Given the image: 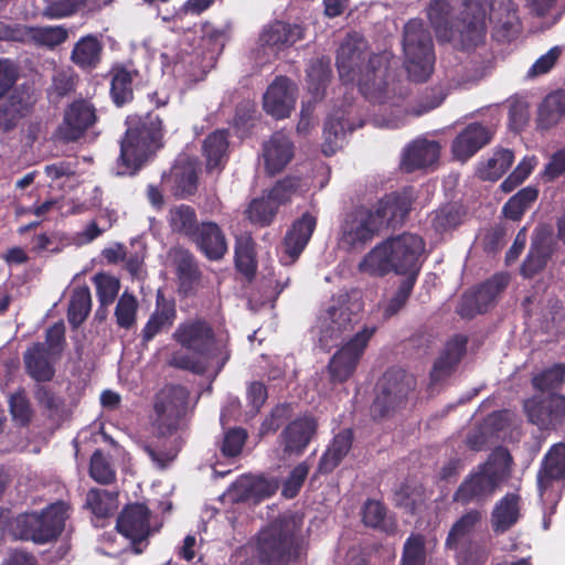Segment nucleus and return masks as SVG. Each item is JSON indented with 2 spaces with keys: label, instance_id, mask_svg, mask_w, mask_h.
I'll return each mask as SVG.
<instances>
[{
  "label": "nucleus",
  "instance_id": "obj_1",
  "mask_svg": "<svg viewBox=\"0 0 565 565\" xmlns=\"http://www.w3.org/2000/svg\"><path fill=\"white\" fill-rule=\"evenodd\" d=\"M335 63L343 83L356 82L366 99L384 103L391 77V61L386 54H370L367 41L354 32L340 44Z\"/></svg>",
  "mask_w": 565,
  "mask_h": 565
},
{
  "label": "nucleus",
  "instance_id": "obj_2",
  "mask_svg": "<svg viewBox=\"0 0 565 565\" xmlns=\"http://www.w3.org/2000/svg\"><path fill=\"white\" fill-rule=\"evenodd\" d=\"M462 10L449 23L451 6L448 0H433L427 15L440 43H454L457 49L469 51L483 43L486 26V0H462Z\"/></svg>",
  "mask_w": 565,
  "mask_h": 565
},
{
  "label": "nucleus",
  "instance_id": "obj_3",
  "mask_svg": "<svg viewBox=\"0 0 565 565\" xmlns=\"http://www.w3.org/2000/svg\"><path fill=\"white\" fill-rule=\"evenodd\" d=\"M125 126L116 161L117 174L132 177L163 148L164 128L160 116L152 111L127 116Z\"/></svg>",
  "mask_w": 565,
  "mask_h": 565
},
{
  "label": "nucleus",
  "instance_id": "obj_4",
  "mask_svg": "<svg viewBox=\"0 0 565 565\" xmlns=\"http://www.w3.org/2000/svg\"><path fill=\"white\" fill-rule=\"evenodd\" d=\"M513 463V457L508 448H494L484 462L463 477L451 495V502L463 508H483L510 479Z\"/></svg>",
  "mask_w": 565,
  "mask_h": 565
},
{
  "label": "nucleus",
  "instance_id": "obj_5",
  "mask_svg": "<svg viewBox=\"0 0 565 565\" xmlns=\"http://www.w3.org/2000/svg\"><path fill=\"white\" fill-rule=\"evenodd\" d=\"M424 249L420 236L403 233L373 247L360 262L359 270L372 277H384L393 271L405 277L414 276L417 280Z\"/></svg>",
  "mask_w": 565,
  "mask_h": 565
},
{
  "label": "nucleus",
  "instance_id": "obj_6",
  "mask_svg": "<svg viewBox=\"0 0 565 565\" xmlns=\"http://www.w3.org/2000/svg\"><path fill=\"white\" fill-rule=\"evenodd\" d=\"M300 524L292 515H280L255 537V556L260 565H291L300 556Z\"/></svg>",
  "mask_w": 565,
  "mask_h": 565
},
{
  "label": "nucleus",
  "instance_id": "obj_7",
  "mask_svg": "<svg viewBox=\"0 0 565 565\" xmlns=\"http://www.w3.org/2000/svg\"><path fill=\"white\" fill-rule=\"evenodd\" d=\"M68 509L66 502L56 501L40 512L20 513L10 523V533L15 540L40 545L55 541L65 527Z\"/></svg>",
  "mask_w": 565,
  "mask_h": 565
},
{
  "label": "nucleus",
  "instance_id": "obj_8",
  "mask_svg": "<svg viewBox=\"0 0 565 565\" xmlns=\"http://www.w3.org/2000/svg\"><path fill=\"white\" fill-rule=\"evenodd\" d=\"M190 391L181 384H166L152 397L150 423L156 437H170L178 433L184 420Z\"/></svg>",
  "mask_w": 565,
  "mask_h": 565
},
{
  "label": "nucleus",
  "instance_id": "obj_9",
  "mask_svg": "<svg viewBox=\"0 0 565 565\" xmlns=\"http://www.w3.org/2000/svg\"><path fill=\"white\" fill-rule=\"evenodd\" d=\"M403 50L408 77L413 82H426L434 70L435 53L431 34L420 19H412L404 25Z\"/></svg>",
  "mask_w": 565,
  "mask_h": 565
},
{
  "label": "nucleus",
  "instance_id": "obj_10",
  "mask_svg": "<svg viewBox=\"0 0 565 565\" xmlns=\"http://www.w3.org/2000/svg\"><path fill=\"white\" fill-rule=\"evenodd\" d=\"M416 387V379L401 369H391L382 377L380 393L376 395L371 413L375 419L388 417L406 405L409 394Z\"/></svg>",
  "mask_w": 565,
  "mask_h": 565
},
{
  "label": "nucleus",
  "instance_id": "obj_11",
  "mask_svg": "<svg viewBox=\"0 0 565 565\" xmlns=\"http://www.w3.org/2000/svg\"><path fill=\"white\" fill-rule=\"evenodd\" d=\"M18 78L15 64L0 58V129L4 132L13 130L26 110L22 96L17 90L11 92Z\"/></svg>",
  "mask_w": 565,
  "mask_h": 565
},
{
  "label": "nucleus",
  "instance_id": "obj_12",
  "mask_svg": "<svg viewBox=\"0 0 565 565\" xmlns=\"http://www.w3.org/2000/svg\"><path fill=\"white\" fill-rule=\"evenodd\" d=\"M375 331V327H364L332 355L328 363V372L332 384H342L354 374Z\"/></svg>",
  "mask_w": 565,
  "mask_h": 565
},
{
  "label": "nucleus",
  "instance_id": "obj_13",
  "mask_svg": "<svg viewBox=\"0 0 565 565\" xmlns=\"http://www.w3.org/2000/svg\"><path fill=\"white\" fill-rule=\"evenodd\" d=\"M172 339L182 348L205 361L214 355L216 337L213 327L202 318L188 319L178 324Z\"/></svg>",
  "mask_w": 565,
  "mask_h": 565
},
{
  "label": "nucleus",
  "instance_id": "obj_14",
  "mask_svg": "<svg viewBox=\"0 0 565 565\" xmlns=\"http://www.w3.org/2000/svg\"><path fill=\"white\" fill-rule=\"evenodd\" d=\"M508 285L509 276L507 274H494L473 290L465 292L457 308V313L461 318L472 319L477 315L488 312Z\"/></svg>",
  "mask_w": 565,
  "mask_h": 565
},
{
  "label": "nucleus",
  "instance_id": "obj_15",
  "mask_svg": "<svg viewBox=\"0 0 565 565\" xmlns=\"http://www.w3.org/2000/svg\"><path fill=\"white\" fill-rule=\"evenodd\" d=\"M151 511L145 503L126 504L116 520V530L128 539L136 554L142 553L141 544L158 531L151 527Z\"/></svg>",
  "mask_w": 565,
  "mask_h": 565
},
{
  "label": "nucleus",
  "instance_id": "obj_16",
  "mask_svg": "<svg viewBox=\"0 0 565 565\" xmlns=\"http://www.w3.org/2000/svg\"><path fill=\"white\" fill-rule=\"evenodd\" d=\"M529 422L540 430H555L565 422V395L536 394L523 404Z\"/></svg>",
  "mask_w": 565,
  "mask_h": 565
},
{
  "label": "nucleus",
  "instance_id": "obj_17",
  "mask_svg": "<svg viewBox=\"0 0 565 565\" xmlns=\"http://www.w3.org/2000/svg\"><path fill=\"white\" fill-rule=\"evenodd\" d=\"M379 220L373 216V210L359 206L347 215L341 227L340 242L348 249L361 250L370 243L381 230Z\"/></svg>",
  "mask_w": 565,
  "mask_h": 565
},
{
  "label": "nucleus",
  "instance_id": "obj_18",
  "mask_svg": "<svg viewBox=\"0 0 565 565\" xmlns=\"http://www.w3.org/2000/svg\"><path fill=\"white\" fill-rule=\"evenodd\" d=\"M315 416L305 414L290 420L278 436V445L286 459L300 457L318 431Z\"/></svg>",
  "mask_w": 565,
  "mask_h": 565
},
{
  "label": "nucleus",
  "instance_id": "obj_19",
  "mask_svg": "<svg viewBox=\"0 0 565 565\" xmlns=\"http://www.w3.org/2000/svg\"><path fill=\"white\" fill-rule=\"evenodd\" d=\"M317 217L305 212L295 220L287 230L282 239V253L280 263L285 266L295 264L307 247L315 230Z\"/></svg>",
  "mask_w": 565,
  "mask_h": 565
},
{
  "label": "nucleus",
  "instance_id": "obj_20",
  "mask_svg": "<svg viewBox=\"0 0 565 565\" xmlns=\"http://www.w3.org/2000/svg\"><path fill=\"white\" fill-rule=\"evenodd\" d=\"M161 185L164 192L177 199H189L198 191L199 175L196 167L186 160L177 161L161 177Z\"/></svg>",
  "mask_w": 565,
  "mask_h": 565
},
{
  "label": "nucleus",
  "instance_id": "obj_21",
  "mask_svg": "<svg viewBox=\"0 0 565 565\" xmlns=\"http://www.w3.org/2000/svg\"><path fill=\"white\" fill-rule=\"evenodd\" d=\"M493 131L480 122L468 124L452 140L451 152L456 160L466 162L492 140Z\"/></svg>",
  "mask_w": 565,
  "mask_h": 565
},
{
  "label": "nucleus",
  "instance_id": "obj_22",
  "mask_svg": "<svg viewBox=\"0 0 565 565\" xmlns=\"http://www.w3.org/2000/svg\"><path fill=\"white\" fill-rule=\"evenodd\" d=\"M295 103V85L287 76H277L264 95V109L276 119L288 117Z\"/></svg>",
  "mask_w": 565,
  "mask_h": 565
},
{
  "label": "nucleus",
  "instance_id": "obj_23",
  "mask_svg": "<svg viewBox=\"0 0 565 565\" xmlns=\"http://www.w3.org/2000/svg\"><path fill=\"white\" fill-rule=\"evenodd\" d=\"M554 253V242L546 232H534L529 253L524 258L520 274L524 278H533L547 265Z\"/></svg>",
  "mask_w": 565,
  "mask_h": 565
},
{
  "label": "nucleus",
  "instance_id": "obj_24",
  "mask_svg": "<svg viewBox=\"0 0 565 565\" xmlns=\"http://www.w3.org/2000/svg\"><path fill=\"white\" fill-rule=\"evenodd\" d=\"M177 319V305L167 298L162 290L156 295V308L141 330L142 343L150 342L160 332L170 329Z\"/></svg>",
  "mask_w": 565,
  "mask_h": 565
},
{
  "label": "nucleus",
  "instance_id": "obj_25",
  "mask_svg": "<svg viewBox=\"0 0 565 565\" xmlns=\"http://www.w3.org/2000/svg\"><path fill=\"white\" fill-rule=\"evenodd\" d=\"M190 241L212 262L222 259L227 253L225 234L218 224L212 221L202 222Z\"/></svg>",
  "mask_w": 565,
  "mask_h": 565
},
{
  "label": "nucleus",
  "instance_id": "obj_26",
  "mask_svg": "<svg viewBox=\"0 0 565 565\" xmlns=\"http://www.w3.org/2000/svg\"><path fill=\"white\" fill-rule=\"evenodd\" d=\"M96 119V109L92 103L83 98L75 99L64 113L66 139L71 141L78 140L95 124Z\"/></svg>",
  "mask_w": 565,
  "mask_h": 565
},
{
  "label": "nucleus",
  "instance_id": "obj_27",
  "mask_svg": "<svg viewBox=\"0 0 565 565\" xmlns=\"http://www.w3.org/2000/svg\"><path fill=\"white\" fill-rule=\"evenodd\" d=\"M278 482L263 476H241L232 484V494L236 502H259L276 493Z\"/></svg>",
  "mask_w": 565,
  "mask_h": 565
},
{
  "label": "nucleus",
  "instance_id": "obj_28",
  "mask_svg": "<svg viewBox=\"0 0 565 565\" xmlns=\"http://www.w3.org/2000/svg\"><path fill=\"white\" fill-rule=\"evenodd\" d=\"M294 150L291 139L282 131H275L263 147L267 172L271 175L280 172L294 158Z\"/></svg>",
  "mask_w": 565,
  "mask_h": 565
},
{
  "label": "nucleus",
  "instance_id": "obj_29",
  "mask_svg": "<svg viewBox=\"0 0 565 565\" xmlns=\"http://www.w3.org/2000/svg\"><path fill=\"white\" fill-rule=\"evenodd\" d=\"M411 200L406 194L392 192L382 198L373 210V216L379 220V225L396 226L404 222L411 211Z\"/></svg>",
  "mask_w": 565,
  "mask_h": 565
},
{
  "label": "nucleus",
  "instance_id": "obj_30",
  "mask_svg": "<svg viewBox=\"0 0 565 565\" xmlns=\"http://www.w3.org/2000/svg\"><path fill=\"white\" fill-rule=\"evenodd\" d=\"M174 264L179 292L184 297L193 295L202 278L195 256L185 248H179L174 253Z\"/></svg>",
  "mask_w": 565,
  "mask_h": 565
},
{
  "label": "nucleus",
  "instance_id": "obj_31",
  "mask_svg": "<svg viewBox=\"0 0 565 565\" xmlns=\"http://www.w3.org/2000/svg\"><path fill=\"white\" fill-rule=\"evenodd\" d=\"M565 480V444H555L545 454L537 471V489L542 497L553 481Z\"/></svg>",
  "mask_w": 565,
  "mask_h": 565
},
{
  "label": "nucleus",
  "instance_id": "obj_32",
  "mask_svg": "<svg viewBox=\"0 0 565 565\" xmlns=\"http://www.w3.org/2000/svg\"><path fill=\"white\" fill-rule=\"evenodd\" d=\"M468 338L462 334H456L446 344L439 358L435 361L430 381L438 383L449 376L459 364L467 351Z\"/></svg>",
  "mask_w": 565,
  "mask_h": 565
},
{
  "label": "nucleus",
  "instance_id": "obj_33",
  "mask_svg": "<svg viewBox=\"0 0 565 565\" xmlns=\"http://www.w3.org/2000/svg\"><path fill=\"white\" fill-rule=\"evenodd\" d=\"M50 358H54V355L47 352L44 343H33L23 354L26 374L39 383L52 381L55 375V367Z\"/></svg>",
  "mask_w": 565,
  "mask_h": 565
},
{
  "label": "nucleus",
  "instance_id": "obj_34",
  "mask_svg": "<svg viewBox=\"0 0 565 565\" xmlns=\"http://www.w3.org/2000/svg\"><path fill=\"white\" fill-rule=\"evenodd\" d=\"M353 431L351 429H343L338 433L322 454L317 472L320 475L331 473L342 460L347 457L352 448Z\"/></svg>",
  "mask_w": 565,
  "mask_h": 565
},
{
  "label": "nucleus",
  "instance_id": "obj_35",
  "mask_svg": "<svg viewBox=\"0 0 565 565\" xmlns=\"http://www.w3.org/2000/svg\"><path fill=\"white\" fill-rule=\"evenodd\" d=\"M440 147L437 141H416L404 152L402 167L406 172H413L433 166L438 161Z\"/></svg>",
  "mask_w": 565,
  "mask_h": 565
},
{
  "label": "nucleus",
  "instance_id": "obj_36",
  "mask_svg": "<svg viewBox=\"0 0 565 565\" xmlns=\"http://www.w3.org/2000/svg\"><path fill=\"white\" fill-rule=\"evenodd\" d=\"M228 137L227 129H216L209 134L203 141V156L206 159V170H223L228 160Z\"/></svg>",
  "mask_w": 565,
  "mask_h": 565
},
{
  "label": "nucleus",
  "instance_id": "obj_37",
  "mask_svg": "<svg viewBox=\"0 0 565 565\" xmlns=\"http://www.w3.org/2000/svg\"><path fill=\"white\" fill-rule=\"evenodd\" d=\"M103 43L96 35L82 36L71 52V61L78 68L90 72L98 67L103 56Z\"/></svg>",
  "mask_w": 565,
  "mask_h": 565
},
{
  "label": "nucleus",
  "instance_id": "obj_38",
  "mask_svg": "<svg viewBox=\"0 0 565 565\" xmlns=\"http://www.w3.org/2000/svg\"><path fill=\"white\" fill-rule=\"evenodd\" d=\"M520 495L509 492L494 505L491 513V527L494 533L509 531L520 519Z\"/></svg>",
  "mask_w": 565,
  "mask_h": 565
},
{
  "label": "nucleus",
  "instance_id": "obj_39",
  "mask_svg": "<svg viewBox=\"0 0 565 565\" xmlns=\"http://www.w3.org/2000/svg\"><path fill=\"white\" fill-rule=\"evenodd\" d=\"M467 210L459 202H448L440 205L430 214V224L438 234H445L458 228L466 217Z\"/></svg>",
  "mask_w": 565,
  "mask_h": 565
},
{
  "label": "nucleus",
  "instance_id": "obj_40",
  "mask_svg": "<svg viewBox=\"0 0 565 565\" xmlns=\"http://www.w3.org/2000/svg\"><path fill=\"white\" fill-rule=\"evenodd\" d=\"M331 78L332 70L329 61L317 58L310 62L307 68L306 82L313 104L324 98Z\"/></svg>",
  "mask_w": 565,
  "mask_h": 565
},
{
  "label": "nucleus",
  "instance_id": "obj_41",
  "mask_svg": "<svg viewBox=\"0 0 565 565\" xmlns=\"http://www.w3.org/2000/svg\"><path fill=\"white\" fill-rule=\"evenodd\" d=\"M302 39V29L297 24L276 21L265 28L260 34V42L268 46H291Z\"/></svg>",
  "mask_w": 565,
  "mask_h": 565
},
{
  "label": "nucleus",
  "instance_id": "obj_42",
  "mask_svg": "<svg viewBox=\"0 0 565 565\" xmlns=\"http://www.w3.org/2000/svg\"><path fill=\"white\" fill-rule=\"evenodd\" d=\"M110 89L111 100L117 107H121L134 99L132 81L138 75V71H128L124 65H115L110 70Z\"/></svg>",
  "mask_w": 565,
  "mask_h": 565
},
{
  "label": "nucleus",
  "instance_id": "obj_43",
  "mask_svg": "<svg viewBox=\"0 0 565 565\" xmlns=\"http://www.w3.org/2000/svg\"><path fill=\"white\" fill-rule=\"evenodd\" d=\"M68 30L63 25L31 26L25 25L24 43L32 42L38 46L55 49L68 39Z\"/></svg>",
  "mask_w": 565,
  "mask_h": 565
},
{
  "label": "nucleus",
  "instance_id": "obj_44",
  "mask_svg": "<svg viewBox=\"0 0 565 565\" xmlns=\"http://www.w3.org/2000/svg\"><path fill=\"white\" fill-rule=\"evenodd\" d=\"M157 438V443L146 445L143 450L158 468L164 469L177 458L182 440L174 435Z\"/></svg>",
  "mask_w": 565,
  "mask_h": 565
},
{
  "label": "nucleus",
  "instance_id": "obj_45",
  "mask_svg": "<svg viewBox=\"0 0 565 565\" xmlns=\"http://www.w3.org/2000/svg\"><path fill=\"white\" fill-rule=\"evenodd\" d=\"M481 520L482 512L479 509L465 512L450 527L445 542L446 548L457 550L459 544L473 533Z\"/></svg>",
  "mask_w": 565,
  "mask_h": 565
},
{
  "label": "nucleus",
  "instance_id": "obj_46",
  "mask_svg": "<svg viewBox=\"0 0 565 565\" xmlns=\"http://www.w3.org/2000/svg\"><path fill=\"white\" fill-rule=\"evenodd\" d=\"M565 116V92L556 90L548 94L539 108L537 125L550 129Z\"/></svg>",
  "mask_w": 565,
  "mask_h": 565
},
{
  "label": "nucleus",
  "instance_id": "obj_47",
  "mask_svg": "<svg viewBox=\"0 0 565 565\" xmlns=\"http://www.w3.org/2000/svg\"><path fill=\"white\" fill-rule=\"evenodd\" d=\"M514 153L509 149H500L477 168V177L483 181H498L512 166Z\"/></svg>",
  "mask_w": 565,
  "mask_h": 565
},
{
  "label": "nucleus",
  "instance_id": "obj_48",
  "mask_svg": "<svg viewBox=\"0 0 565 565\" xmlns=\"http://www.w3.org/2000/svg\"><path fill=\"white\" fill-rule=\"evenodd\" d=\"M168 222L172 232L181 234L189 239H191L201 224L198 222L195 210L188 204H180L170 209Z\"/></svg>",
  "mask_w": 565,
  "mask_h": 565
},
{
  "label": "nucleus",
  "instance_id": "obj_49",
  "mask_svg": "<svg viewBox=\"0 0 565 565\" xmlns=\"http://www.w3.org/2000/svg\"><path fill=\"white\" fill-rule=\"evenodd\" d=\"M539 198V189L535 185H527L512 195L503 205L502 214L513 222L520 221L524 213Z\"/></svg>",
  "mask_w": 565,
  "mask_h": 565
},
{
  "label": "nucleus",
  "instance_id": "obj_50",
  "mask_svg": "<svg viewBox=\"0 0 565 565\" xmlns=\"http://www.w3.org/2000/svg\"><path fill=\"white\" fill-rule=\"evenodd\" d=\"M235 267L248 280L257 271L255 242L250 237H241L235 244Z\"/></svg>",
  "mask_w": 565,
  "mask_h": 565
},
{
  "label": "nucleus",
  "instance_id": "obj_51",
  "mask_svg": "<svg viewBox=\"0 0 565 565\" xmlns=\"http://www.w3.org/2000/svg\"><path fill=\"white\" fill-rule=\"evenodd\" d=\"M92 309V296L87 286L73 290L68 308L67 320L73 329H77L88 317Z\"/></svg>",
  "mask_w": 565,
  "mask_h": 565
},
{
  "label": "nucleus",
  "instance_id": "obj_52",
  "mask_svg": "<svg viewBox=\"0 0 565 565\" xmlns=\"http://www.w3.org/2000/svg\"><path fill=\"white\" fill-rule=\"evenodd\" d=\"M532 385L540 394H552L565 383V364L555 363L532 377Z\"/></svg>",
  "mask_w": 565,
  "mask_h": 565
},
{
  "label": "nucleus",
  "instance_id": "obj_53",
  "mask_svg": "<svg viewBox=\"0 0 565 565\" xmlns=\"http://www.w3.org/2000/svg\"><path fill=\"white\" fill-rule=\"evenodd\" d=\"M117 493L97 488L86 494V507L98 519L109 518L116 509Z\"/></svg>",
  "mask_w": 565,
  "mask_h": 565
},
{
  "label": "nucleus",
  "instance_id": "obj_54",
  "mask_svg": "<svg viewBox=\"0 0 565 565\" xmlns=\"http://www.w3.org/2000/svg\"><path fill=\"white\" fill-rule=\"evenodd\" d=\"M278 209L279 206L268 196H263L250 201L246 214L250 223L264 227L273 223Z\"/></svg>",
  "mask_w": 565,
  "mask_h": 565
},
{
  "label": "nucleus",
  "instance_id": "obj_55",
  "mask_svg": "<svg viewBox=\"0 0 565 565\" xmlns=\"http://www.w3.org/2000/svg\"><path fill=\"white\" fill-rule=\"evenodd\" d=\"M78 83V75L72 71H61L52 77V83L47 88L50 100L58 103L62 98L75 92Z\"/></svg>",
  "mask_w": 565,
  "mask_h": 565
},
{
  "label": "nucleus",
  "instance_id": "obj_56",
  "mask_svg": "<svg viewBox=\"0 0 565 565\" xmlns=\"http://www.w3.org/2000/svg\"><path fill=\"white\" fill-rule=\"evenodd\" d=\"M137 311V298L128 291L122 292L115 308L116 323L118 327L126 330L131 329L136 324Z\"/></svg>",
  "mask_w": 565,
  "mask_h": 565
},
{
  "label": "nucleus",
  "instance_id": "obj_57",
  "mask_svg": "<svg viewBox=\"0 0 565 565\" xmlns=\"http://www.w3.org/2000/svg\"><path fill=\"white\" fill-rule=\"evenodd\" d=\"M416 281L417 280H415L414 276L405 277L399 281L395 292L384 307L383 315L385 318H391L397 315L405 307L413 292Z\"/></svg>",
  "mask_w": 565,
  "mask_h": 565
},
{
  "label": "nucleus",
  "instance_id": "obj_58",
  "mask_svg": "<svg viewBox=\"0 0 565 565\" xmlns=\"http://www.w3.org/2000/svg\"><path fill=\"white\" fill-rule=\"evenodd\" d=\"M426 545L422 534H411L403 546L401 565H425Z\"/></svg>",
  "mask_w": 565,
  "mask_h": 565
},
{
  "label": "nucleus",
  "instance_id": "obj_59",
  "mask_svg": "<svg viewBox=\"0 0 565 565\" xmlns=\"http://www.w3.org/2000/svg\"><path fill=\"white\" fill-rule=\"evenodd\" d=\"M89 476L100 484H110L116 481V471L100 449L95 450L90 457Z\"/></svg>",
  "mask_w": 565,
  "mask_h": 565
},
{
  "label": "nucleus",
  "instance_id": "obj_60",
  "mask_svg": "<svg viewBox=\"0 0 565 565\" xmlns=\"http://www.w3.org/2000/svg\"><path fill=\"white\" fill-rule=\"evenodd\" d=\"M9 411L12 419L21 427H26L32 419V408L23 388L10 395Z\"/></svg>",
  "mask_w": 565,
  "mask_h": 565
},
{
  "label": "nucleus",
  "instance_id": "obj_61",
  "mask_svg": "<svg viewBox=\"0 0 565 565\" xmlns=\"http://www.w3.org/2000/svg\"><path fill=\"white\" fill-rule=\"evenodd\" d=\"M94 282L100 307L113 303L119 292V280L107 274L98 273L94 276Z\"/></svg>",
  "mask_w": 565,
  "mask_h": 565
},
{
  "label": "nucleus",
  "instance_id": "obj_62",
  "mask_svg": "<svg viewBox=\"0 0 565 565\" xmlns=\"http://www.w3.org/2000/svg\"><path fill=\"white\" fill-rule=\"evenodd\" d=\"M310 470L307 461H301L289 472L282 484L281 494L286 499H294L300 492Z\"/></svg>",
  "mask_w": 565,
  "mask_h": 565
},
{
  "label": "nucleus",
  "instance_id": "obj_63",
  "mask_svg": "<svg viewBox=\"0 0 565 565\" xmlns=\"http://www.w3.org/2000/svg\"><path fill=\"white\" fill-rule=\"evenodd\" d=\"M362 522L369 527L387 531L385 505L377 500L367 499L362 508Z\"/></svg>",
  "mask_w": 565,
  "mask_h": 565
},
{
  "label": "nucleus",
  "instance_id": "obj_64",
  "mask_svg": "<svg viewBox=\"0 0 565 565\" xmlns=\"http://www.w3.org/2000/svg\"><path fill=\"white\" fill-rule=\"evenodd\" d=\"M248 438L244 428L234 427L224 434L221 445V452L224 457L235 458L241 455L243 447Z\"/></svg>",
  "mask_w": 565,
  "mask_h": 565
}]
</instances>
